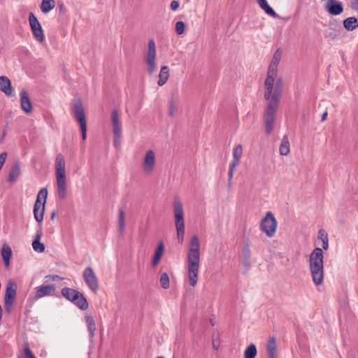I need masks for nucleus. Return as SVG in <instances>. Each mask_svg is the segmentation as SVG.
<instances>
[{
  "mask_svg": "<svg viewBox=\"0 0 358 358\" xmlns=\"http://www.w3.org/2000/svg\"><path fill=\"white\" fill-rule=\"evenodd\" d=\"M245 253H247V254H248V255H249V253H250V251H249V250H248V249L245 250Z\"/></svg>",
  "mask_w": 358,
  "mask_h": 358,
  "instance_id": "49",
  "label": "nucleus"
},
{
  "mask_svg": "<svg viewBox=\"0 0 358 358\" xmlns=\"http://www.w3.org/2000/svg\"><path fill=\"white\" fill-rule=\"evenodd\" d=\"M278 107L275 106H266L264 120L267 134H270L273 130Z\"/></svg>",
  "mask_w": 358,
  "mask_h": 358,
  "instance_id": "13",
  "label": "nucleus"
},
{
  "mask_svg": "<svg viewBox=\"0 0 358 358\" xmlns=\"http://www.w3.org/2000/svg\"><path fill=\"white\" fill-rule=\"evenodd\" d=\"M62 295L67 300L72 302L81 310L88 308L87 299L80 292L69 287H64L61 291Z\"/></svg>",
  "mask_w": 358,
  "mask_h": 358,
  "instance_id": "5",
  "label": "nucleus"
},
{
  "mask_svg": "<svg viewBox=\"0 0 358 358\" xmlns=\"http://www.w3.org/2000/svg\"><path fill=\"white\" fill-rule=\"evenodd\" d=\"M145 62L148 75H152L157 69V50L155 42L153 39L148 41V48L145 55Z\"/></svg>",
  "mask_w": 358,
  "mask_h": 358,
  "instance_id": "7",
  "label": "nucleus"
},
{
  "mask_svg": "<svg viewBox=\"0 0 358 358\" xmlns=\"http://www.w3.org/2000/svg\"><path fill=\"white\" fill-rule=\"evenodd\" d=\"M318 238L322 241L329 240L328 234L324 229H320L318 231Z\"/></svg>",
  "mask_w": 358,
  "mask_h": 358,
  "instance_id": "40",
  "label": "nucleus"
},
{
  "mask_svg": "<svg viewBox=\"0 0 358 358\" xmlns=\"http://www.w3.org/2000/svg\"><path fill=\"white\" fill-rule=\"evenodd\" d=\"M19 358H22V357H19Z\"/></svg>",
  "mask_w": 358,
  "mask_h": 358,
  "instance_id": "52",
  "label": "nucleus"
},
{
  "mask_svg": "<svg viewBox=\"0 0 358 358\" xmlns=\"http://www.w3.org/2000/svg\"><path fill=\"white\" fill-rule=\"evenodd\" d=\"M324 9L331 15H338L344 10L342 2L338 0H328L324 5Z\"/></svg>",
  "mask_w": 358,
  "mask_h": 358,
  "instance_id": "17",
  "label": "nucleus"
},
{
  "mask_svg": "<svg viewBox=\"0 0 358 358\" xmlns=\"http://www.w3.org/2000/svg\"><path fill=\"white\" fill-rule=\"evenodd\" d=\"M257 348L254 344H250L244 352V358H255Z\"/></svg>",
  "mask_w": 358,
  "mask_h": 358,
  "instance_id": "37",
  "label": "nucleus"
},
{
  "mask_svg": "<svg viewBox=\"0 0 358 358\" xmlns=\"http://www.w3.org/2000/svg\"><path fill=\"white\" fill-rule=\"evenodd\" d=\"M35 289V299H38L42 297L55 295L56 288L54 285H42L36 287Z\"/></svg>",
  "mask_w": 358,
  "mask_h": 358,
  "instance_id": "18",
  "label": "nucleus"
},
{
  "mask_svg": "<svg viewBox=\"0 0 358 358\" xmlns=\"http://www.w3.org/2000/svg\"><path fill=\"white\" fill-rule=\"evenodd\" d=\"M83 277L88 287L94 293H96L99 289V281L93 269L91 267H87L83 273Z\"/></svg>",
  "mask_w": 358,
  "mask_h": 358,
  "instance_id": "14",
  "label": "nucleus"
},
{
  "mask_svg": "<svg viewBox=\"0 0 358 358\" xmlns=\"http://www.w3.org/2000/svg\"><path fill=\"white\" fill-rule=\"evenodd\" d=\"M282 50L278 49L273 54L271 62L268 66V70L267 73H271L273 75L278 74V66L280 63V61L282 57Z\"/></svg>",
  "mask_w": 358,
  "mask_h": 358,
  "instance_id": "20",
  "label": "nucleus"
},
{
  "mask_svg": "<svg viewBox=\"0 0 358 358\" xmlns=\"http://www.w3.org/2000/svg\"><path fill=\"white\" fill-rule=\"evenodd\" d=\"M0 90L8 96H12L13 90L11 82L7 76H0Z\"/></svg>",
  "mask_w": 358,
  "mask_h": 358,
  "instance_id": "21",
  "label": "nucleus"
},
{
  "mask_svg": "<svg viewBox=\"0 0 358 358\" xmlns=\"http://www.w3.org/2000/svg\"><path fill=\"white\" fill-rule=\"evenodd\" d=\"M200 262H187V278L189 285L194 287L199 279Z\"/></svg>",
  "mask_w": 358,
  "mask_h": 358,
  "instance_id": "15",
  "label": "nucleus"
},
{
  "mask_svg": "<svg viewBox=\"0 0 358 358\" xmlns=\"http://www.w3.org/2000/svg\"><path fill=\"white\" fill-rule=\"evenodd\" d=\"M283 90V82L278 74L267 73L264 81V96L267 106H278Z\"/></svg>",
  "mask_w": 358,
  "mask_h": 358,
  "instance_id": "1",
  "label": "nucleus"
},
{
  "mask_svg": "<svg viewBox=\"0 0 358 358\" xmlns=\"http://www.w3.org/2000/svg\"><path fill=\"white\" fill-rule=\"evenodd\" d=\"M200 241L197 235L191 237L187 261L200 262Z\"/></svg>",
  "mask_w": 358,
  "mask_h": 358,
  "instance_id": "11",
  "label": "nucleus"
},
{
  "mask_svg": "<svg viewBox=\"0 0 358 358\" xmlns=\"http://www.w3.org/2000/svg\"><path fill=\"white\" fill-rule=\"evenodd\" d=\"M141 168L145 175H152L157 168V153L153 150H146L141 159Z\"/></svg>",
  "mask_w": 358,
  "mask_h": 358,
  "instance_id": "6",
  "label": "nucleus"
},
{
  "mask_svg": "<svg viewBox=\"0 0 358 358\" xmlns=\"http://www.w3.org/2000/svg\"><path fill=\"white\" fill-rule=\"evenodd\" d=\"M290 152V143L287 134L283 136L280 146L279 154L281 156H287Z\"/></svg>",
  "mask_w": 358,
  "mask_h": 358,
  "instance_id": "24",
  "label": "nucleus"
},
{
  "mask_svg": "<svg viewBox=\"0 0 358 358\" xmlns=\"http://www.w3.org/2000/svg\"><path fill=\"white\" fill-rule=\"evenodd\" d=\"M257 2L259 7L268 15L273 17H277V13L273 9L268 5L266 0H257Z\"/></svg>",
  "mask_w": 358,
  "mask_h": 358,
  "instance_id": "29",
  "label": "nucleus"
},
{
  "mask_svg": "<svg viewBox=\"0 0 358 358\" xmlns=\"http://www.w3.org/2000/svg\"><path fill=\"white\" fill-rule=\"evenodd\" d=\"M327 112H324L322 116V121H324L327 120Z\"/></svg>",
  "mask_w": 358,
  "mask_h": 358,
  "instance_id": "48",
  "label": "nucleus"
},
{
  "mask_svg": "<svg viewBox=\"0 0 358 358\" xmlns=\"http://www.w3.org/2000/svg\"><path fill=\"white\" fill-rule=\"evenodd\" d=\"M23 351L26 358H36L28 345L24 347Z\"/></svg>",
  "mask_w": 358,
  "mask_h": 358,
  "instance_id": "41",
  "label": "nucleus"
},
{
  "mask_svg": "<svg viewBox=\"0 0 358 358\" xmlns=\"http://www.w3.org/2000/svg\"><path fill=\"white\" fill-rule=\"evenodd\" d=\"M20 103L22 109L25 113H30L32 111V104L25 90L20 92Z\"/></svg>",
  "mask_w": 358,
  "mask_h": 358,
  "instance_id": "22",
  "label": "nucleus"
},
{
  "mask_svg": "<svg viewBox=\"0 0 358 358\" xmlns=\"http://www.w3.org/2000/svg\"><path fill=\"white\" fill-rule=\"evenodd\" d=\"M55 6L54 0H42L41 4V10L43 13H47L50 12Z\"/></svg>",
  "mask_w": 358,
  "mask_h": 358,
  "instance_id": "33",
  "label": "nucleus"
},
{
  "mask_svg": "<svg viewBox=\"0 0 358 358\" xmlns=\"http://www.w3.org/2000/svg\"><path fill=\"white\" fill-rule=\"evenodd\" d=\"M12 254L13 252L10 247L6 244H4L1 249V257L6 268L9 266L10 259L12 257Z\"/></svg>",
  "mask_w": 358,
  "mask_h": 358,
  "instance_id": "28",
  "label": "nucleus"
},
{
  "mask_svg": "<svg viewBox=\"0 0 358 358\" xmlns=\"http://www.w3.org/2000/svg\"><path fill=\"white\" fill-rule=\"evenodd\" d=\"M42 236L41 230L37 231L35 236V238L32 242V247L34 251L37 252H43L45 250V245L43 243H41L40 240Z\"/></svg>",
  "mask_w": 358,
  "mask_h": 358,
  "instance_id": "27",
  "label": "nucleus"
},
{
  "mask_svg": "<svg viewBox=\"0 0 358 358\" xmlns=\"http://www.w3.org/2000/svg\"><path fill=\"white\" fill-rule=\"evenodd\" d=\"M173 215L177 239L179 243H182L185 232V213L182 204L179 200L173 203Z\"/></svg>",
  "mask_w": 358,
  "mask_h": 358,
  "instance_id": "4",
  "label": "nucleus"
},
{
  "mask_svg": "<svg viewBox=\"0 0 358 358\" xmlns=\"http://www.w3.org/2000/svg\"><path fill=\"white\" fill-rule=\"evenodd\" d=\"M213 347H214L215 349L217 348V345H215V343H213Z\"/></svg>",
  "mask_w": 358,
  "mask_h": 358,
  "instance_id": "50",
  "label": "nucleus"
},
{
  "mask_svg": "<svg viewBox=\"0 0 358 358\" xmlns=\"http://www.w3.org/2000/svg\"><path fill=\"white\" fill-rule=\"evenodd\" d=\"M73 113L76 120L80 124L82 139L83 141H85L87 138V122L84 108L80 100H77L75 101L73 108Z\"/></svg>",
  "mask_w": 358,
  "mask_h": 358,
  "instance_id": "10",
  "label": "nucleus"
},
{
  "mask_svg": "<svg viewBox=\"0 0 358 358\" xmlns=\"http://www.w3.org/2000/svg\"><path fill=\"white\" fill-rule=\"evenodd\" d=\"M180 3L178 1L173 0L171 2L170 7L171 10H176L179 8Z\"/></svg>",
  "mask_w": 358,
  "mask_h": 358,
  "instance_id": "45",
  "label": "nucleus"
},
{
  "mask_svg": "<svg viewBox=\"0 0 358 358\" xmlns=\"http://www.w3.org/2000/svg\"><path fill=\"white\" fill-rule=\"evenodd\" d=\"M47 196V189H41L38 193L37 198L34 206V218L38 223H41L43 220L45 206L46 203Z\"/></svg>",
  "mask_w": 358,
  "mask_h": 358,
  "instance_id": "9",
  "label": "nucleus"
},
{
  "mask_svg": "<svg viewBox=\"0 0 358 358\" xmlns=\"http://www.w3.org/2000/svg\"><path fill=\"white\" fill-rule=\"evenodd\" d=\"M16 296V290L12 283H9L6 289L4 301H14Z\"/></svg>",
  "mask_w": 358,
  "mask_h": 358,
  "instance_id": "32",
  "label": "nucleus"
},
{
  "mask_svg": "<svg viewBox=\"0 0 358 358\" xmlns=\"http://www.w3.org/2000/svg\"><path fill=\"white\" fill-rule=\"evenodd\" d=\"M185 23L182 21L177 22L176 24V32L181 35L185 32Z\"/></svg>",
  "mask_w": 358,
  "mask_h": 358,
  "instance_id": "39",
  "label": "nucleus"
},
{
  "mask_svg": "<svg viewBox=\"0 0 358 358\" xmlns=\"http://www.w3.org/2000/svg\"><path fill=\"white\" fill-rule=\"evenodd\" d=\"M13 301H4V307L5 310L7 312H10L13 307Z\"/></svg>",
  "mask_w": 358,
  "mask_h": 358,
  "instance_id": "44",
  "label": "nucleus"
},
{
  "mask_svg": "<svg viewBox=\"0 0 358 358\" xmlns=\"http://www.w3.org/2000/svg\"><path fill=\"white\" fill-rule=\"evenodd\" d=\"M54 216H55V213H52V218H53V217H54Z\"/></svg>",
  "mask_w": 358,
  "mask_h": 358,
  "instance_id": "51",
  "label": "nucleus"
},
{
  "mask_svg": "<svg viewBox=\"0 0 358 358\" xmlns=\"http://www.w3.org/2000/svg\"><path fill=\"white\" fill-rule=\"evenodd\" d=\"M309 270L315 285H322L324 282V255L322 249L315 248L309 256Z\"/></svg>",
  "mask_w": 358,
  "mask_h": 358,
  "instance_id": "2",
  "label": "nucleus"
},
{
  "mask_svg": "<svg viewBox=\"0 0 358 358\" xmlns=\"http://www.w3.org/2000/svg\"><path fill=\"white\" fill-rule=\"evenodd\" d=\"M45 278H49L50 279H51L52 280L61 279V278L57 275H47Z\"/></svg>",
  "mask_w": 358,
  "mask_h": 358,
  "instance_id": "46",
  "label": "nucleus"
},
{
  "mask_svg": "<svg viewBox=\"0 0 358 358\" xmlns=\"http://www.w3.org/2000/svg\"><path fill=\"white\" fill-rule=\"evenodd\" d=\"M343 26L348 31H353L358 27V20L355 17H350L343 21Z\"/></svg>",
  "mask_w": 358,
  "mask_h": 358,
  "instance_id": "31",
  "label": "nucleus"
},
{
  "mask_svg": "<svg viewBox=\"0 0 358 358\" xmlns=\"http://www.w3.org/2000/svg\"><path fill=\"white\" fill-rule=\"evenodd\" d=\"M232 155L233 159L231 164H234V166H238L243 155V146L241 144H238L234 148Z\"/></svg>",
  "mask_w": 358,
  "mask_h": 358,
  "instance_id": "26",
  "label": "nucleus"
},
{
  "mask_svg": "<svg viewBox=\"0 0 358 358\" xmlns=\"http://www.w3.org/2000/svg\"><path fill=\"white\" fill-rule=\"evenodd\" d=\"M322 248L324 250H328V248H329V240H327L326 241H322Z\"/></svg>",
  "mask_w": 358,
  "mask_h": 358,
  "instance_id": "47",
  "label": "nucleus"
},
{
  "mask_svg": "<svg viewBox=\"0 0 358 358\" xmlns=\"http://www.w3.org/2000/svg\"><path fill=\"white\" fill-rule=\"evenodd\" d=\"M122 130L116 112L113 111V146L118 147L121 143Z\"/></svg>",
  "mask_w": 358,
  "mask_h": 358,
  "instance_id": "19",
  "label": "nucleus"
},
{
  "mask_svg": "<svg viewBox=\"0 0 358 358\" xmlns=\"http://www.w3.org/2000/svg\"><path fill=\"white\" fill-rule=\"evenodd\" d=\"M55 176L57 185V194L61 199L66 196V178L65 171V160L64 156L57 154L55 159Z\"/></svg>",
  "mask_w": 358,
  "mask_h": 358,
  "instance_id": "3",
  "label": "nucleus"
},
{
  "mask_svg": "<svg viewBox=\"0 0 358 358\" xmlns=\"http://www.w3.org/2000/svg\"><path fill=\"white\" fill-rule=\"evenodd\" d=\"M350 6L353 10L358 12V0H351Z\"/></svg>",
  "mask_w": 358,
  "mask_h": 358,
  "instance_id": "43",
  "label": "nucleus"
},
{
  "mask_svg": "<svg viewBox=\"0 0 358 358\" xmlns=\"http://www.w3.org/2000/svg\"><path fill=\"white\" fill-rule=\"evenodd\" d=\"M29 22L34 38L38 43H43L45 41L44 32L39 21L33 13L29 14Z\"/></svg>",
  "mask_w": 358,
  "mask_h": 358,
  "instance_id": "12",
  "label": "nucleus"
},
{
  "mask_svg": "<svg viewBox=\"0 0 358 358\" xmlns=\"http://www.w3.org/2000/svg\"><path fill=\"white\" fill-rule=\"evenodd\" d=\"M164 252V245L162 241L158 242L157 246L155 250L154 256L152 259V266L155 267L159 263Z\"/></svg>",
  "mask_w": 358,
  "mask_h": 358,
  "instance_id": "23",
  "label": "nucleus"
},
{
  "mask_svg": "<svg viewBox=\"0 0 358 358\" xmlns=\"http://www.w3.org/2000/svg\"><path fill=\"white\" fill-rule=\"evenodd\" d=\"M178 112V103L173 99H171L169 101L168 104V115L171 117H173Z\"/></svg>",
  "mask_w": 358,
  "mask_h": 358,
  "instance_id": "35",
  "label": "nucleus"
},
{
  "mask_svg": "<svg viewBox=\"0 0 358 358\" xmlns=\"http://www.w3.org/2000/svg\"><path fill=\"white\" fill-rule=\"evenodd\" d=\"M237 166H234V164H231L229 165V185H231V181L232 178H233L235 169Z\"/></svg>",
  "mask_w": 358,
  "mask_h": 358,
  "instance_id": "42",
  "label": "nucleus"
},
{
  "mask_svg": "<svg viewBox=\"0 0 358 358\" xmlns=\"http://www.w3.org/2000/svg\"><path fill=\"white\" fill-rule=\"evenodd\" d=\"M159 282L162 288L166 289L169 287L170 280L166 273H163L161 274Z\"/></svg>",
  "mask_w": 358,
  "mask_h": 358,
  "instance_id": "38",
  "label": "nucleus"
},
{
  "mask_svg": "<svg viewBox=\"0 0 358 358\" xmlns=\"http://www.w3.org/2000/svg\"><path fill=\"white\" fill-rule=\"evenodd\" d=\"M170 76V70L169 66H162L158 75L157 85L160 87L163 86L168 81Z\"/></svg>",
  "mask_w": 358,
  "mask_h": 358,
  "instance_id": "25",
  "label": "nucleus"
},
{
  "mask_svg": "<svg viewBox=\"0 0 358 358\" xmlns=\"http://www.w3.org/2000/svg\"><path fill=\"white\" fill-rule=\"evenodd\" d=\"M266 350L269 358H276L277 348L276 343L274 338H271L266 344Z\"/></svg>",
  "mask_w": 358,
  "mask_h": 358,
  "instance_id": "30",
  "label": "nucleus"
},
{
  "mask_svg": "<svg viewBox=\"0 0 358 358\" xmlns=\"http://www.w3.org/2000/svg\"><path fill=\"white\" fill-rule=\"evenodd\" d=\"M20 166L16 164H15L12 169L10 170V173H9V175H8V180L9 181H15L17 177L20 176Z\"/></svg>",
  "mask_w": 358,
  "mask_h": 358,
  "instance_id": "36",
  "label": "nucleus"
},
{
  "mask_svg": "<svg viewBox=\"0 0 358 358\" xmlns=\"http://www.w3.org/2000/svg\"><path fill=\"white\" fill-rule=\"evenodd\" d=\"M277 227L278 222L273 213L271 211L267 212L260 222V230L268 237L271 238L275 234Z\"/></svg>",
  "mask_w": 358,
  "mask_h": 358,
  "instance_id": "8",
  "label": "nucleus"
},
{
  "mask_svg": "<svg viewBox=\"0 0 358 358\" xmlns=\"http://www.w3.org/2000/svg\"><path fill=\"white\" fill-rule=\"evenodd\" d=\"M85 322L87 324V329L90 333V337H93L96 330L94 320L92 316H86Z\"/></svg>",
  "mask_w": 358,
  "mask_h": 358,
  "instance_id": "34",
  "label": "nucleus"
},
{
  "mask_svg": "<svg viewBox=\"0 0 358 358\" xmlns=\"http://www.w3.org/2000/svg\"><path fill=\"white\" fill-rule=\"evenodd\" d=\"M126 229V206L118 209L117 217V232L120 238L124 237Z\"/></svg>",
  "mask_w": 358,
  "mask_h": 358,
  "instance_id": "16",
  "label": "nucleus"
}]
</instances>
